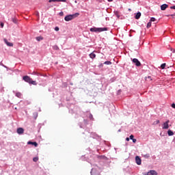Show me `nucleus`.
<instances>
[{
  "instance_id": "obj_32",
  "label": "nucleus",
  "mask_w": 175,
  "mask_h": 175,
  "mask_svg": "<svg viewBox=\"0 0 175 175\" xmlns=\"http://www.w3.org/2000/svg\"><path fill=\"white\" fill-rule=\"evenodd\" d=\"M0 66H3V68H7L6 66H5L3 64H2V62H0Z\"/></svg>"
},
{
  "instance_id": "obj_10",
  "label": "nucleus",
  "mask_w": 175,
  "mask_h": 175,
  "mask_svg": "<svg viewBox=\"0 0 175 175\" xmlns=\"http://www.w3.org/2000/svg\"><path fill=\"white\" fill-rule=\"evenodd\" d=\"M18 135H23V133H24V129L23 128H18L17 129V131H16Z\"/></svg>"
},
{
  "instance_id": "obj_15",
  "label": "nucleus",
  "mask_w": 175,
  "mask_h": 175,
  "mask_svg": "<svg viewBox=\"0 0 175 175\" xmlns=\"http://www.w3.org/2000/svg\"><path fill=\"white\" fill-rule=\"evenodd\" d=\"M90 58H91L92 59H94V58H96V55L95 53H94V52L91 53L89 55Z\"/></svg>"
},
{
  "instance_id": "obj_33",
  "label": "nucleus",
  "mask_w": 175,
  "mask_h": 175,
  "mask_svg": "<svg viewBox=\"0 0 175 175\" xmlns=\"http://www.w3.org/2000/svg\"><path fill=\"white\" fill-rule=\"evenodd\" d=\"M133 137H135V136H133V135H130V139L131 140H133L134 139Z\"/></svg>"
},
{
  "instance_id": "obj_21",
  "label": "nucleus",
  "mask_w": 175,
  "mask_h": 175,
  "mask_svg": "<svg viewBox=\"0 0 175 175\" xmlns=\"http://www.w3.org/2000/svg\"><path fill=\"white\" fill-rule=\"evenodd\" d=\"M29 84H32L33 85H36V84L38 83H36V81H32V79H31Z\"/></svg>"
},
{
  "instance_id": "obj_46",
  "label": "nucleus",
  "mask_w": 175,
  "mask_h": 175,
  "mask_svg": "<svg viewBox=\"0 0 175 175\" xmlns=\"http://www.w3.org/2000/svg\"><path fill=\"white\" fill-rule=\"evenodd\" d=\"M70 85H73V83H70Z\"/></svg>"
},
{
  "instance_id": "obj_42",
  "label": "nucleus",
  "mask_w": 175,
  "mask_h": 175,
  "mask_svg": "<svg viewBox=\"0 0 175 175\" xmlns=\"http://www.w3.org/2000/svg\"><path fill=\"white\" fill-rule=\"evenodd\" d=\"M129 140H130V138H129V137H126V142H129Z\"/></svg>"
},
{
  "instance_id": "obj_31",
  "label": "nucleus",
  "mask_w": 175,
  "mask_h": 175,
  "mask_svg": "<svg viewBox=\"0 0 175 175\" xmlns=\"http://www.w3.org/2000/svg\"><path fill=\"white\" fill-rule=\"evenodd\" d=\"M156 21V19H155V18H154V17H152L151 18H150V21L151 22H154V21Z\"/></svg>"
},
{
  "instance_id": "obj_8",
  "label": "nucleus",
  "mask_w": 175,
  "mask_h": 175,
  "mask_svg": "<svg viewBox=\"0 0 175 175\" xmlns=\"http://www.w3.org/2000/svg\"><path fill=\"white\" fill-rule=\"evenodd\" d=\"M135 162L137 165H142V159L139 156L135 157Z\"/></svg>"
},
{
  "instance_id": "obj_16",
  "label": "nucleus",
  "mask_w": 175,
  "mask_h": 175,
  "mask_svg": "<svg viewBox=\"0 0 175 175\" xmlns=\"http://www.w3.org/2000/svg\"><path fill=\"white\" fill-rule=\"evenodd\" d=\"M140 17H142V13L137 12L135 15V19L139 20V18H140Z\"/></svg>"
},
{
  "instance_id": "obj_43",
  "label": "nucleus",
  "mask_w": 175,
  "mask_h": 175,
  "mask_svg": "<svg viewBox=\"0 0 175 175\" xmlns=\"http://www.w3.org/2000/svg\"><path fill=\"white\" fill-rule=\"evenodd\" d=\"M108 2H113V0H107Z\"/></svg>"
},
{
  "instance_id": "obj_30",
  "label": "nucleus",
  "mask_w": 175,
  "mask_h": 175,
  "mask_svg": "<svg viewBox=\"0 0 175 175\" xmlns=\"http://www.w3.org/2000/svg\"><path fill=\"white\" fill-rule=\"evenodd\" d=\"M151 27V22H148L147 24V28H150Z\"/></svg>"
},
{
  "instance_id": "obj_11",
  "label": "nucleus",
  "mask_w": 175,
  "mask_h": 175,
  "mask_svg": "<svg viewBox=\"0 0 175 175\" xmlns=\"http://www.w3.org/2000/svg\"><path fill=\"white\" fill-rule=\"evenodd\" d=\"M90 137H92L93 139H98L99 136L96 135V133H91Z\"/></svg>"
},
{
  "instance_id": "obj_45",
  "label": "nucleus",
  "mask_w": 175,
  "mask_h": 175,
  "mask_svg": "<svg viewBox=\"0 0 175 175\" xmlns=\"http://www.w3.org/2000/svg\"><path fill=\"white\" fill-rule=\"evenodd\" d=\"M79 126H80V128H83V126H81V125H79Z\"/></svg>"
},
{
  "instance_id": "obj_24",
  "label": "nucleus",
  "mask_w": 175,
  "mask_h": 175,
  "mask_svg": "<svg viewBox=\"0 0 175 175\" xmlns=\"http://www.w3.org/2000/svg\"><path fill=\"white\" fill-rule=\"evenodd\" d=\"M104 65H111V62L110 61L105 62Z\"/></svg>"
},
{
  "instance_id": "obj_44",
  "label": "nucleus",
  "mask_w": 175,
  "mask_h": 175,
  "mask_svg": "<svg viewBox=\"0 0 175 175\" xmlns=\"http://www.w3.org/2000/svg\"><path fill=\"white\" fill-rule=\"evenodd\" d=\"M85 124H87V120H83Z\"/></svg>"
},
{
  "instance_id": "obj_2",
  "label": "nucleus",
  "mask_w": 175,
  "mask_h": 175,
  "mask_svg": "<svg viewBox=\"0 0 175 175\" xmlns=\"http://www.w3.org/2000/svg\"><path fill=\"white\" fill-rule=\"evenodd\" d=\"M107 31V27H92L90 32H103Z\"/></svg>"
},
{
  "instance_id": "obj_18",
  "label": "nucleus",
  "mask_w": 175,
  "mask_h": 175,
  "mask_svg": "<svg viewBox=\"0 0 175 175\" xmlns=\"http://www.w3.org/2000/svg\"><path fill=\"white\" fill-rule=\"evenodd\" d=\"M36 40H37V42H40V40H43V37H42L41 36H38L36 38Z\"/></svg>"
},
{
  "instance_id": "obj_17",
  "label": "nucleus",
  "mask_w": 175,
  "mask_h": 175,
  "mask_svg": "<svg viewBox=\"0 0 175 175\" xmlns=\"http://www.w3.org/2000/svg\"><path fill=\"white\" fill-rule=\"evenodd\" d=\"M15 96H16L17 98H21V96H23V94L21 92H16L15 93Z\"/></svg>"
},
{
  "instance_id": "obj_34",
  "label": "nucleus",
  "mask_w": 175,
  "mask_h": 175,
  "mask_svg": "<svg viewBox=\"0 0 175 175\" xmlns=\"http://www.w3.org/2000/svg\"><path fill=\"white\" fill-rule=\"evenodd\" d=\"M59 15L61 16H64V12H60L59 13Z\"/></svg>"
},
{
  "instance_id": "obj_41",
  "label": "nucleus",
  "mask_w": 175,
  "mask_h": 175,
  "mask_svg": "<svg viewBox=\"0 0 175 175\" xmlns=\"http://www.w3.org/2000/svg\"><path fill=\"white\" fill-rule=\"evenodd\" d=\"M171 51H172V53H175V49H171Z\"/></svg>"
},
{
  "instance_id": "obj_36",
  "label": "nucleus",
  "mask_w": 175,
  "mask_h": 175,
  "mask_svg": "<svg viewBox=\"0 0 175 175\" xmlns=\"http://www.w3.org/2000/svg\"><path fill=\"white\" fill-rule=\"evenodd\" d=\"M55 31H59V27H55Z\"/></svg>"
},
{
  "instance_id": "obj_47",
  "label": "nucleus",
  "mask_w": 175,
  "mask_h": 175,
  "mask_svg": "<svg viewBox=\"0 0 175 175\" xmlns=\"http://www.w3.org/2000/svg\"><path fill=\"white\" fill-rule=\"evenodd\" d=\"M120 131H121V130H119V131H118V132H120Z\"/></svg>"
},
{
  "instance_id": "obj_1",
  "label": "nucleus",
  "mask_w": 175,
  "mask_h": 175,
  "mask_svg": "<svg viewBox=\"0 0 175 175\" xmlns=\"http://www.w3.org/2000/svg\"><path fill=\"white\" fill-rule=\"evenodd\" d=\"M77 16H80V14L78 12H77L74 14L67 15L65 16L64 20H65V21H72V20H73V18H76V17H77Z\"/></svg>"
},
{
  "instance_id": "obj_27",
  "label": "nucleus",
  "mask_w": 175,
  "mask_h": 175,
  "mask_svg": "<svg viewBox=\"0 0 175 175\" xmlns=\"http://www.w3.org/2000/svg\"><path fill=\"white\" fill-rule=\"evenodd\" d=\"M33 162H38V161H39V158L38 157H33Z\"/></svg>"
},
{
  "instance_id": "obj_28",
  "label": "nucleus",
  "mask_w": 175,
  "mask_h": 175,
  "mask_svg": "<svg viewBox=\"0 0 175 175\" xmlns=\"http://www.w3.org/2000/svg\"><path fill=\"white\" fill-rule=\"evenodd\" d=\"M160 121L159 120H156L155 122H154L153 125H158V124H159Z\"/></svg>"
},
{
  "instance_id": "obj_14",
  "label": "nucleus",
  "mask_w": 175,
  "mask_h": 175,
  "mask_svg": "<svg viewBox=\"0 0 175 175\" xmlns=\"http://www.w3.org/2000/svg\"><path fill=\"white\" fill-rule=\"evenodd\" d=\"M49 2L51 3V2H66V0H49Z\"/></svg>"
},
{
  "instance_id": "obj_6",
  "label": "nucleus",
  "mask_w": 175,
  "mask_h": 175,
  "mask_svg": "<svg viewBox=\"0 0 175 175\" xmlns=\"http://www.w3.org/2000/svg\"><path fill=\"white\" fill-rule=\"evenodd\" d=\"M85 116L90 120V121H94V116L90 113V112H86L85 113Z\"/></svg>"
},
{
  "instance_id": "obj_29",
  "label": "nucleus",
  "mask_w": 175,
  "mask_h": 175,
  "mask_svg": "<svg viewBox=\"0 0 175 175\" xmlns=\"http://www.w3.org/2000/svg\"><path fill=\"white\" fill-rule=\"evenodd\" d=\"M150 157V154H146L144 155V158H146L148 159V158Z\"/></svg>"
},
{
  "instance_id": "obj_4",
  "label": "nucleus",
  "mask_w": 175,
  "mask_h": 175,
  "mask_svg": "<svg viewBox=\"0 0 175 175\" xmlns=\"http://www.w3.org/2000/svg\"><path fill=\"white\" fill-rule=\"evenodd\" d=\"M133 64H135L136 66H142V63L137 58L133 59Z\"/></svg>"
},
{
  "instance_id": "obj_20",
  "label": "nucleus",
  "mask_w": 175,
  "mask_h": 175,
  "mask_svg": "<svg viewBox=\"0 0 175 175\" xmlns=\"http://www.w3.org/2000/svg\"><path fill=\"white\" fill-rule=\"evenodd\" d=\"M167 133L168 136H173V135H174V133H173L172 130H168Z\"/></svg>"
},
{
  "instance_id": "obj_12",
  "label": "nucleus",
  "mask_w": 175,
  "mask_h": 175,
  "mask_svg": "<svg viewBox=\"0 0 175 175\" xmlns=\"http://www.w3.org/2000/svg\"><path fill=\"white\" fill-rule=\"evenodd\" d=\"M27 144H31V146H34V147H37L38 146V144L36 143V142L29 141L27 142Z\"/></svg>"
},
{
  "instance_id": "obj_37",
  "label": "nucleus",
  "mask_w": 175,
  "mask_h": 175,
  "mask_svg": "<svg viewBox=\"0 0 175 175\" xmlns=\"http://www.w3.org/2000/svg\"><path fill=\"white\" fill-rule=\"evenodd\" d=\"M132 141H133V143H136V142H137V140L135 138L133 139Z\"/></svg>"
},
{
  "instance_id": "obj_35",
  "label": "nucleus",
  "mask_w": 175,
  "mask_h": 175,
  "mask_svg": "<svg viewBox=\"0 0 175 175\" xmlns=\"http://www.w3.org/2000/svg\"><path fill=\"white\" fill-rule=\"evenodd\" d=\"M0 25H1V28H3V27H4L5 25L3 24V23L1 22V23H0Z\"/></svg>"
},
{
  "instance_id": "obj_7",
  "label": "nucleus",
  "mask_w": 175,
  "mask_h": 175,
  "mask_svg": "<svg viewBox=\"0 0 175 175\" xmlns=\"http://www.w3.org/2000/svg\"><path fill=\"white\" fill-rule=\"evenodd\" d=\"M170 122V120H167L163 124V129H169V123Z\"/></svg>"
},
{
  "instance_id": "obj_5",
  "label": "nucleus",
  "mask_w": 175,
  "mask_h": 175,
  "mask_svg": "<svg viewBox=\"0 0 175 175\" xmlns=\"http://www.w3.org/2000/svg\"><path fill=\"white\" fill-rule=\"evenodd\" d=\"M32 79H31V77H29V76L26 75V76H24L23 77V80H24V81H25L26 83H29V84L31 83V80Z\"/></svg>"
},
{
  "instance_id": "obj_19",
  "label": "nucleus",
  "mask_w": 175,
  "mask_h": 175,
  "mask_svg": "<svg viewBox=\"0 0 175 175\" xmlns=\"http://www.w3.org/2000/svg\"><path fill=\"white\" fill-rule=\"evenodd\" d=\"M145 80L146 81H152V79H151V77L150 76H148V77H145Z\"/></svg>"
},
{
  "instance_id": "obj_13",
  "label": "nucleus",
  "mask_w": 175,
  "mask_h": 175,
  "mask_svg": "<svg viewBox=\"0 0 175 175\" xmlns=\"http://www.w3.org/2000/svg\"><path fill=\"white\" fill-rule=\"evenodd\" d=\"M168 6L169 5L167 4H163L161 6V10H166V9H167Z\"/></svg>"
},
{
  "instance_id": "obj_3",
  "label": "nucleus",
  "mask_w": 175,
  "mask_h": 175,
  "mask_svg": "<svg viewBox=\"0 0 175 175\" xmlns=\"http://www.w3.org/2000/svg\"><path fill=\"white\" fill-rule=\"evenodd\" d=\"M99 167L98 165H95L94 168H92V170L90 172L91 175H99Z\"/></svg>"
},
{
  "instance_id": "obj_9",
  "label": "nucleus",
  "mask_w": 175,
  "mask_h": 175,
  "mask_svg": "<svg viewBox=\"0 0 175 175\" xmlns=\"http://www.w3.org/2000/svg\"><path fill=\"white\" fill-rule=\"evenodd\" d=\"M3 40H4V42L5 43V44H7L8 46V47H13V43L9 42L8 41V39L4 38Z\"/></svg>"
},
{
  "instance_id": "obj_22",
  "label": "nucleus",
  "mask_w": 175,
  "mask_h": 175,
  "mask_svg": "<svg viewBox=\"0 0 175 175\" xmlns=\"http://www.w3.org/2000/svg\"><path fill=\"white\" fill-rule=\"evenodd\" d=\"M31 75H35V76H40V74H39V73H38V72H35V71H33V72H31Z\"/></svg>"
},
{
  "instance_id": "obj_25",
  "label": "nucleus",
  "mask_w": 175,
  "mask_h": 175,
  "mask_svg": "<svg viewBox=\"0 0 175 175\" xmlns=\"http://www.w3.org/2000/svg\"><path fill=\"white\" fill-rule=\"evenodd\" d=\"M12 21L14 22V24H17V18H12Z\"/></svg>"
},
{
  "instance_id": "obj_39",
  "label": "nucleus",
  "mask_w": 175,
  "mask_h": 175,
  "mask_svg": "<svg viewBox=\"0 0 175 175\" xmlns=\"http://www.w3.org/2000/svg\"><path fill=\"white\" fill-rule=\"evenodd\" d=\"M172 107L173 109H175V104H174V103H173V104L172 105Z\"/></svg>"
},
{
  "instance_id": "obj_23",
  "label": "nucleus",
  "mask_w": 175,
  "mask_h": 175,
  "mask_svg": "<svg viewBox=\"0 0 175 175\" xmlns=\"http://www.w3.org/2000/svg\"><path fill=\"white\" fill-rule=\"evenodd\" d=\"M33 118H35V120H36L38 118V112H34L33 113Z\"/></svg>"
},
{
  "instance_id": "obj_26",
  "label": "nucleus",
  "mask_w": 175,
  "mask_h": 175,
  "mask_svg": "<svg viewBox=\"0 0 175 175\" xmlns=\"http://www.w3.org/2000/svg\"><path fill=\"white\" fill-rule=\"evenodd\" d=\"M165 67H166V63H163L161 65V69H165Z\"/></svg>"
},
{
  "instance_id": "obj_40",
  "label": "nucleus",
  "mask_w": 175,
  "mask_h": 175,
  "mask_svg": "<svg viewBox=\"0 0 175 175\" xmlns=\"http://www.w3.org/2000/svg\"><path fill=\"white\" fill-rule=\"evenodd\" d=\"M170 9H174L175 10V5L170 7Z\"/></svg>"
},
{
  "instance_id": "obj_38",
  "label": "nucleus",
  "mask_w": 175,
  "mask_h": 175,
  "mask_svg": "<svg viewBox=\"0 0 175 175\" xmlns=\"http://www.w3.org/2000/svg\"><path fill=\"white\" fill-rule=\"evenodd\" d=\"M115 14H116V16H117V17H119L118 16V11L115 12Z\"/></svg>"
}]
</instances>
